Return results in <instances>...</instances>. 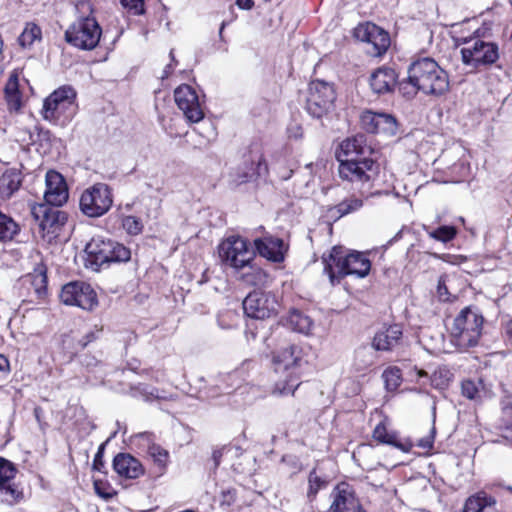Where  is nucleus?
Here are the masks:
<instances>
[{"label":"nucleus","mask_w":512,"mask_h":512,"mask_svg":"<svg viewBox=\"0 0 512 512\" xmlns=\"http://www.w3.org/2000/svg\"><path fill=\"white\" fill-rule=\"evenodd\" d=\"M507 489L512 493V487L511 486H509Z\"/></svg>","instance_id":"63"},{"label":"nucleus","mask_w":512,"mask_h":512,"mask_svg":"<svg viewBox=\"0 0 512 512\" xmlns=\"http://www.w3.org/2000/svg\"><path fill=\"white\" fill-rule=\"evenodd\" d=\"M86 338H87V340L83 343V346H86L90 341H92V339L95 338V335H94V333H91V334L87 335Z\"/></svg>","instance_id":"55"},{"label":"nucleus","mask_w":512,"mask_h":512,"mask_svg":"<svg viewBox=\"0 0 512 512\" xmlns=\"http://www.w3.org/2000/svg\"><path fill=\"white\" fill-rule=\"evenodd\" d=\"M449 281V278L447 275L440 276L437 284V297L440 301L446 302L450 301L452 294L449 292L447 283Z\"/></svg>","instance_id":"43"},{"label":"nucleus","mask_w":512,"mask_h":512,"mask_svg":"<svg viewBox=\"0 0 512 512\" xmlns=\"http://www.w3.org/2000/svg\"><path fill=\"white\" fill-rule=\"evenodd\" d=\"M219 257L226 265L240 270L250 265L255 257V251L246 239L233 235L220 243Z\"/></svg>","instance_id":"8"},{"label":"nucleus","mask_w":512,"mask_h":512,"mask_svg":"<svg viewBox=\"0 0 512 512\" xmlns=\"http://www.w3.org/2000/svg\"><path fill=\"white\" fill-rule=\"evenodd\" d=\"M124 8L128 9L134 15L144 13V0H120Z\"/></svg>","instance_id":"44"},{"label":"nucleus","mask_w":512,"mask_h":512,"mask_svg":"<svg viewBox=\"0 0 512 512\" xmlns=\"http://www.w3.org/2000/svg\"><path fill=\"white\" fill-rule=\"evenodd\" d=\"M396 131L397 123L395 118L389 114L381 113L376 134L392 136L396 134Z\"/></svg>","instance_id":"36"},{"label":"nucleus","mask_w":512,"mask_h":512,"mask_svg":"<svg viewBox=\"0 0 512 512\" xmlns=\"http://www.w3.org/2000/svg\"><path fill=\"white\" fill-rule=\"evenodd\" d=\"M484 318L476 307H465L453 321L451 336L461 349L473 347L482 334Z\"/></svg>","instance_id":"4"},{"label":"nucleus","mask_w":512,"mask_h":512,"mask_svg":"<svg viewBox=\"0 0 512 512\" xmlns=\"http://www.w3.org/2000/svg\"><path fill=\"white\" fill-rule=\"evenodd\" d=\"M462 394L471 400L480 399L484 391L483 383L481 380H464L461 385Z\"/></svg>","instance_id":"35"},{"label":"nucleus","mask_w":512,"mask_h":512,"mask_svg":"<svg viewBox=\"0 0 512 512\" xmlns=\"http://www.w3.org/2000/svg\"><path fill=\"white\" fill-rule=\"evenodd\" d=\"M37 278L39 279V281H40L42 284H44V283L46 282V277H45V275H43V274H39V275L37 276Z\"/></svg>","instance_id":"59"},{"label":"nucleus","mask_w":512,"mask_h":512,"mask_svg":"<svg viewBox=\"0 0 512 512\" xmlns=\"http://www.w3.org/2000/svg\"><path fill=\"white\" fill-rule=\"evenodd\" d=\"M254 246L260 256L272 262H282L285 256V245L282 239L271 235L257 238Z\"/></svg>","instance_id":"21"},{"label":"nucleus","mask_w":512,"mask_h":512,"mask_svg":"<svg viewBox=\"0 0 512 512\" xmlns=\"http://www.w3.org/2000/svg\"><path fill=\"white\" fill-rule=\"evenodd\" d=\"M140 438L143 440V441H146L147 443L150 442V436L148 434H141L140 435Z\"/></svg>","instance_id":"58"},{"label":"nucleus","mask_w":512,"mask_h":512,"mask_svg":"<svg viewBox=\"0 0 512 512\" xmlns=\"http://www.w3.org/2000/svg\"><path fill=\"white\" fill-rule=\"evenodd\" d=\"M380 115L381 113H374L372 111L363 112L360 116L362 128L368 133H376Z\"/></svg>","instance_id":"39"},{"label":"nucleus","mask_w":512,"mask_h":512,"mask_svg":"<svg viewBox=\"0 0 512 512\" xmlns=\"http://www.w3.org/2000/svg\"><path fill=\"white\" fill-rule=\"evenodd\" d=\"M475 34L473 37L458 39L459 43L467 45L461 49L463 63L473 68L494 63L499 57L498 46L480 39L478 30L475 31Z\"/></svg>","instance_id":"6"},{"label":"nucleus","mask_w":512,"mask_h":512,"mask_svg":"<svg viewBox=\"0 0 512 512\" xmlns=\"http://www.w3.org/2000/svg\"><path fill=\"white\" fill-rule=\"evenodd\" d=\"M362 205H363V201L361 198L352 196V197L344 199L342 202H340L336 206V210L341 216H343V215L349 214L351 212L357 211L358 209H360L362 207Z\"/></svg>","instance_id":"40"},{"label":"nucleus","mask_w":512,"mask_h":512,"mask_svg":"<svg viewBox=\"0 0 512 512\" xmlns=\"http://www.w3.org/2000/svg\"><path fill=\"white\" fill-rule=\"evenodd\" d=\"M170 57L171 59L174 61V54H173V50L170 51Z\"/></svg>","instance_id":"62"},{"label":"nucleus","mask_w":512,"mask_h":512,"mask_svg":"<svg viewBox=\"0 0 512 512\" xmlns=\"http://www.w3.org/2000/svg\"><path fill=\"white\" fill-rule=\"evenodd\" d=\"M395 84L396 74L390 68H379L370 77V86L378 94L390 92Z\"/></svg>","instance_id":"25"},{"label":"nucleus","mask_w":512,"mask_h":512,"mask_svg":"<svg viewBox=\"0 0 512 512\" xmlns=\"http://www.w3.org/2000/svg\"><path fill=\"white\" fill-rule=\"evenodd\" d=\"M435 428L432 427L429 434L418 440L417 446L423 449H431L434 443Z\"/></svg>","instance_id":"45"},{"label":"nucleus","mask_w":512,"mask_h":512,"mask_svg":"<svg viewBox=\"0 0 512 512\" xmlns=\"http://www.w3.org/2000/svg\"><path fill=\"white\" fill-rule=\"evenodd\" d=\"M170 73H171V66H170V65H168V66L165 68L164 73H163V75L161 76V78H162V79L167 78V77L170 75Z\"/></svg>","instance_id":"54"},{"label":"nucleus","mask_w":512,"mask_h":512,"mask_svg":"<svg viewBox=\"0 0 512 512\" xmlns=\"http://www.w3.org/2000/svg\"><path fill=\"white\" fill-rule=\"evenodd\" d=\"M355 37L371 46L368 52L373 56H381L390 46L389 34L373 23L360 24L355 28Z\"/></svg>","instance_id":"17"},{"label":"nucleus","mask_w":512,"mask_h":512,"mask_svg":"<svg viewBox=\"0 0 512 512\" xmlns=\"http://www.w3.org/2000/svg\"><path fill=\"white\" fill-rule=\"evenodd\" d=\"M373 438L380 443L391 445L403 452H409L413 447L410 441L400 440L396 432L388 431L387 427L382 422L377 424L374 428Z\"/></svg>","instance_id":"26"},{"label":"nucleus","mask_w":512,"mask_h":512,"mask_svg":"<svg viewBox=\"0 0 512 512\" xmlns=\"http://www.w3.org/2000/svg\"><path fill=\"white\" fill-rule=\"evenodd\" d=\"M336 94L333 86L322 80L309 84L306 110L314 118H322L334 107Z\"/></svg>","instance_id":"10"},{"label":"nucleus","mask_w":512,"mask_h":512,"mask_svg":"<svg viewBox=\"0 0 512 512\" xmlns=\"http://www.w3.org/2000/svg\"><path fill=\"white\" fill-rule=\"evenodd\" d=\"M102 35V29L92 16L77 18L66 30L65 39L68 43L83 50L94 49Z\"/></svg>","instance_id":"7"},{"label":"nucleus","mask_w":512,"mask_h":512,"mask_svg":"<svg viewBox=\"0 0 512 512\" xmlns=\"http://www.w3.org/2000/svg\"><path fill=\"white\" fill-rule=\"evenodd\" d=\"M63 304L76 306L86 311L94 310L98 305L97 294L86 282L74 281L65 284L60 293Z\"/></svg>","instance_id":"14"},{"label":"nucleus","mask_w":512,"mask_h":512,"mask_svg":"<svg viewBox=\"0 0 512 512\" xmlns=\"http://www.w3.org/2000/svg\"><path fill=\"white\" fill-rule=\"evenodd\" d=\"M113 198L108 185L96 183L86 189L80 198V209L89 217H100L111 208Z\"/></svg>","instance_id":"11"},{"label":"nucleus","mask_w":512,"mask_h":512,"mask_svg":"<svg viewBox=\"0 0 512 512\" xmlns=\"http://www.w3.org/2000/svg\"><path fill=\"white\" fill-rule=\"evenodd\" d=\"M236 4L240 9L249 10L253 7V0H236Z\"/></svg>","instance_id":"50"},{"label":"nucleus","mask_w":512,"mask_h":512,"mask_svg":"<svg viewBox=\"0 0 512 512\" xmlns=\"http://www.w3.org/2000/svg\"><path fill=\"white\" fill-rule=\"evenodd\" d=\"M279 304L270 292L255 290L243 301L245 314L254 319H266L277 313Z\"/></svg>","instance_id":"15"},{"label":"nucleus","mask_w":512,"mask_h":512,"mask_svg":"<svg viewBox=\"0 0 512 512\" xmlns=\"http://www.w3.org/2000/svg\"><path fill=\"white\" fill-rule=\"evenodd\" d=\"M45 181L44 204L59 207L66 203L69 194L64 177L60 173L50 170L46 173Z\"/></svg>","instance_id":"19"},{"label":"nucleus","mask_w":512,"mask_h":512,"mask_svg":"<svg viewBox=\"0 0 512 512\" xmlns=\"http://www.w3.org/2000/svg\"><path fill=\"white\" fill-rule=\"evenodd\" d=\"M78 9H81L83 11H89L91 12V5L89 2H81L77 5Z\"/></svg>","instance_id":"52"},{"label":"nucleus","mask_w":512,"mask_h":512,"mask_svg":"<svg viewBox=\"0 0 512 512\" xmlns=\"http://www.w3.org/2000/svg\"><path fill=\"white\" fill-rule=\"evenodd\" d=\"M286 324L293 331L304 335H311L314 327L313 320L299 310H291L289 312L286 318Z\"/></svg>","instance_id":"29"},{"label":"nucleus","mask_w":512,"mask_h":512,"mask_svg":"<svg viewBox=\"0 0 512 512\" xmlns=\"http://www.w3.org/2000/svg\"><path fill=\"white\" fill-rule=\"evenodd\" d=\"M10 371L9 360L3 354H0V380L4 379Z\"/></svg>","instance_id":"47"},{"label":"nucleus","mask_w":512,"mask_h":512,"mask_svg":"<svg viewBox=\"0 0 512 512\" xmlns=\"http://www.w3.org/2000/svg\"><path fill=\"white\" fill-rule=\"evenodd\" d=\"M122 227L130 235H138L143 230V224L141 220L131 215L123 217Z\"/></svg>","instance_id":"41"},{"label":"nucleus","mask_w":512,"mask_h":512,"mask_svg":"<svg viewBox=\"0 0 512 512\" xmlns=\"http://www.w3.org/2000/svg\"><path fill=\"white\" fill-rule=\"evenodd\" d=\"M158 397L159 396L157 394H155L154 391H150L149 396H147V400L156 399Z\"/></svg>","instance_id":"56"},{"label":"nucleus","mask_w":512,"mask_h":512,"mask_svg":"<svg viewBox=\"0 0 512 512\" xmlns=\"http://www.w3.org/2000/svg\"><path fill=\"white\" fill-rule=\"evenodd\" d=\"M414 371H415V373L417 375V380H420L421 378H427L428 377L427 372L422 370V369L415 368Z\"/></svg>","instance_id":"53"},{"label":"nucleus","mask_w":512,"mask_h":512,"mask_svg":"<svg viewBox=\"0 0 512 512\" xmlns=\"http://www.w3.org/2000/svg\"><path fill=\"white\" fill-rule=\"evenodd\" d=\"M364 137L356 136L348 138L341 144V152L345 158H358L359 155L364 154Z\"/></svg>","instance_id":"32"},{"label":"nucleus","mask_w":512,"mask_h":512,"mask_svg":"<svg viewBox=\"0 0 512 512\" xmlns=\"http://www.w3.org/2000/svg\"><path fill=\"white\" fill-rule=\"evenodd\" d=\"M102 450H103V445L99 448L98 452L96 453L94 462H93L94 469L98 470V471H100L101 467H103Z\"/></svg>","instance_id":"49"},{"label":"nucleus","mask_w":512,"mask_h":512,"mask_svg":"<svg viewBox=\"0 0 512 512\" xmlns=\"http://www.w3.org/2000/svg\"><path fill=\"white\" fill-rule=\"evenodd\" d=\"M400 89L407 94L422 91L427 95L441 96L449 90L448 74L434 59L419 58L410 64L408 83H401Z\"/></svg>","instance_id":"1"},{"label":"nucleus","mask_w":512,"mask_h":512,"mask_svg":"<svg viewBox=\"0 0 512 512\" xmlns=\"http://www.w3.org/2000/svg\"><path fill=\"white\" fill-rule=\"evenodd\" d=\"M382 377L384 379L386 389L389 391L396 390L402 381L401 371L398 367H389L385 369Z\"/></svg>","instance_id":"37"},{"label":"nucleus","mask_w":512,"mask_h":512,"mask_svg":"<svg viewBox=\"0 0 512 512\" xmlns=\"http://www.w3.org/2000/svg\"><path fill=\"white\" fill-rule=\"evenodd\" d=\"M293 174V170H289L286 174L282 176V179L287 180L289 179Z\"/></svg>","instance_id":"57"},{"label":"nucleus","mask_w":512,"mask_h":512,"mask_svg":"<svg viewBox=\"0 0 512 512\" xmlns=\"http://www.w3.org/2000/svg\"><path fill=\"white\" fill-rule=\"evenodd\" d=\"M502 421L507 429L512 430V405H507L503 408Z\"/></svg>","instance_id":"46"},{"label":"nucleus","mask_w":512,"mask_h":512,"mask_svg":"<svg viewBox=\"0 0 512 512\" xmlns=\"http://www.w3.org/2000/svg\"><path fill=\"white\" fill-rule=\"evenodd\" d=\"M289 138L300 139L303 136V129L299 124H292L287 129Z\"/></svg>","instance_id":"48"},{"label":"nucleus","mask_w":512,"mask_h":512,"mask_svg":"<svg viewBox=\"0 0 512 512\" xmlns=\"http://www.w3.org/2000/svg\"><path fill=\"white\" fill-rule=\"evenodd\" d=\"M85 253L86 265L94 270L110 262H126L131 257L130 250L124 245L101 236L93 237L86 244Z\"/></svg>","instance_id":"5"},{"label":"nucleus","mask_w":512,"mask_h":512,"mask_svg":"<svg viewBox=\"0 0 512 512\" xmlns=\"http://www.w3.org/2000/svg\"><path fill=\"white\" fill-rule=\"evenodd\" d=\"M21 173L16 169H8L0 176V198L9 199L20 187Z\"/></svg>","instance_id":"28"},{"label":"nucleus","mask_w":512,"mask_h":512,"mask_svg":"<svg viewBox=\"0 0 512 512\" xmlns=\"http://www.w3.org/2000/svg\"><path fill=\"white\" fill-rule=\"evenodd\" d=\"M223 29H224V23H222V25L220 27V31H219L220 35L222 34Z\"/></svg>","instance_id":"60"},{"label":"nucleus","mask_w":512,"mask_h":512,"mask_svg":"<svg viewBox=\"0 0 512 512\" xmlns=\"http://www.w3.org/2000/svg\"><path fill=\"white\" fill-rule=\"evenodd\" d=\"M339 176L343 180L360 183L362 185L372 181L378 172V166L368 158H338Z\"/></svg>","instance_id":"13"},{"label":"nucleus","mask_w":512,"mask_h":512,"mask_svg":"<svg viewBox=\"0 0 512 512\" xmlns=\"http://www.w3.org/2000/svg\"><path fill=\"white\" fill-rule=\"evenodd\" d=\"M272 363L275 372L288 373L283 382L279 381L276 383L274 393L293 395L299 386V374L297 371L304 364L308 363L306 348L297 344L283 348L273 355Z\"/></svg>","instance_id":"3"},{"label":"nucleus","mask_w":512,"mask_h":512,"mask_svg":"<svg viewBox=\"0 0 512 512\" xmlns=\"http://www.w3.org/2000/svg\"><path fill=\"white\" fill-rule=\"evenodd\" d=\"M330 512H363L353 491L347 484L338 485L331 493Z\"/></svg>","instance_id":"20"},{"label":"nucleus","mask_w":512,"mask_h":512,"mask_svg":"<svg viewBox=\"0 0 512 512\" xmlns=\"http://www.w3.org/2000/svg\"><path fill=\"white\" fill-rule=\"evenodd\" d=\"M309 488L307 496L309 499H313L318 491L326 486V481L321 479L315 470L311 471L308 478Z\"/></svg>","instance_id":"42"},{"label":"nucleus","mask_w":512,"mask_h":512,"mask_svg":"<svg viewBox=\"0 0 512 512\" xmlns=\"http://www.w3.org/2000/svg\"><path fill=\"white\" fill-rule=\"evenodd\" d=\"M505 331L508 339L512 341V319L506 324Z\"/></svg>","instance_id":"51"},{"label":"nucleus","mask_w":512,"mask_h":512,"mask_svg":"<svg viewBox=\"0 0 512 512\" xmlns=\"http://www.w3.org/2000/svg\"><path fill=\"white\" fill-rule=\"evenodd\" d=\"M31 214L38 223L42 236L48 238L49 241L57 237L61 228L67 222V214L64 211L47 204L32 205Z\"/></svg>","instance_id":"12"},{"label":"nucleus","mask_w":512,"mask_h":512,"mask_svg":"<svg viewBox=\"0 0 512 512\" xmlns=\"http://www.w3.org/2000/svg\"><path fill=\"white\" fill-rule=\"evenodd\" d=\"M148 455L153 459L154 463L158 466L160 473H162L168 463L169 453L157 444H149L147 448Z\"/></svg>","instance_id":"34"},{"label":"nucleus","mask_w":512,"mask_h":512,"mask_svg":"<svg viewBox=\"0 0 512 512\" xmlns=\"http://www.w3.org/2000/svg\"><path fill=\"white\" fill-rule=\"evenodd\" d=\"M240 174L235 179L237 183H244L252 180L256 176H260L267 172V165L264 162L262 154L257 153L250 159V162L244 163V167L239 169Z\"/></svg>","instance_id":"27"},{"label":"nucleus","mask_w":512,"mask_h":512,"mask_svg":"<svg viewBox=\"0 0 512 512\" xmlns=\"http://www.w3.org/2000/svg\"><path fill=\"white\" fill-rule=\"evenodd\" d=\"M20 233V226L14 219L0 211V242L7 243Z\"/></svg>","instance_id":"30"},{"label":"nucleus","mask_w":512,"mask_h":512,"mask_svg":"<svg viewBox=\"0 0 512 512\" xmlns=\"http://www.w3.org/2000/svg\"><path fill=\"white\" fill-rule=\"evenodd\" d=\"M258 274L266 277V274L264 272H262L261 270H258Z\"/></svg>","instance_id":"61"},{"label":"nucleus","mask_w":512,"mask_h":512,"mask_svg":"<svg viewBox=\"0 0 512 512\" xmlns=\"http://www.w3.org/2000/svg\"><path fill=\"white\" fill-rule=\"evenodd\" d=\"M496 507V498L481 490L466 499L462 512L496 511Z\"/></svg>","instance_id":"24"},{"label":"nucleus","mask_w":512,"mask_h":512,"mask_svg":"<svg viewBox=\"0 0 512 512\" xmlns=\"http://www.w3.org/2000/svg\"><path fill=\"white\" fill-rule=\"evenodd\" d=\"M76 92L70 86H62L51 93L44 101L42 114L46 120L70 118L75 114Z\"/></svg>","instance_id":"9"},{"label":"nucleus","mask_w":512,"mask_h":512,"mask_svg":"<svg viewBox=\"0 0 512 512\" xmlns=\"http://www.w3.org/2000/svg\"><path fill=\"white\" fill-rule=\"evenodd\" d=\"M177 107L190 123H198L204 118V111L196 91L187 84H182L174 91Z\"/></svg>","instance_id":"16"},{"label":"nucleus","mask_w":512,"mask_h":512,"mask_svg":"<svg viewBox=\"0 0 512 512\" xmlns=\"http://www.w3.org/2000/svg\"><path fill=\"white\" fill-rule=\"evenodd\" d=\"M42 39L41 28L33 22L25 25L22 33L18 37V42L23 48H29L34 43L40 42Z\"/></svg>","instance_id":"31"},{"label":"nucleus","mask_w":512,"mask_h":512,"mask_svg":"<svg viewBox=\"0 0 512 512\" xmlns=\"http://www.w3.org/2000/svg\"><path fill=\"white\" fill-rule=\"evenodd\" d=\"M324 272L328 274L332 285L339 283L348 275L366 277L371 269L367 255L359 251L347 253L341 246H334L328 255H323Z\"/></svg>","instance_id":"2"},{"label":"nucleus","mask_w":512,"mask_h":512,"mask_svg":"<svg viewBox=\"0 0 512 512\" xmlns=\"http://www.w3.org/2000/svg\"><path fill=\"white\" fill-rule=\"evenodd\" d=\"M401 336V327L396 324L391 325L375 334L372 345L376 350L388 351L399 344Z\"/></svg>","instance_id":"23"},{"label":"nucleus","mask_w":512,"mask_h":512,"mask_svg":"<svg viewBox=\"0 0 512 512\" xmlns=\"http://www.w3.org/2000/svg\"><path fill=\"white\" fill-rule=\"evenodd\" d=\"M16 469L13 464L0 458V503L13 505L22 497V492L14 484Z\"/></svg>","instance_id":"18"},{"label":"nucleus","mask_w":512,"mask_h":512,"mask_svg":"<svg viewBox=\"0 0 512 512\" xmlns=\"http://www.w3.org/2000/svg\"><path fill=\"white\" fill-rule=\"evenodd\" d=\"M113 468L120 477L125 479H137L145 472L141 462L129 453L117 454L113 460Z\"/></svg>","instance_id":"22"},{"label":"nucleus","mask_w":512,"mask_h":512,"mask_svg":"<svg viewBox=\"0 0 512 512\" xmlns=\"http://www.w3.org/2000/svg\"><path fill=\"white\" fill-rule=\"evenodd\" d=\"M457 230L453 226H441L433 231L428 232L430 238L446 243L455 238Z\"/></svg>","instance_id":"38"},{"label":"nucleus","mask_w":512,"mask_h":512,"mask_svg":"<svg viewBox=\"0 0 512 512\" xmlns=\"http://www.w3.org/2000/svg\"><path fill=\"white\" fill-rule=\"evenodd\" d=\"M18 87V77L12 74L5 85V97L11 109H19L21 104Z\"/></svg>","instance_id":"33"}]
</instances>
